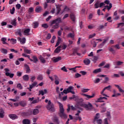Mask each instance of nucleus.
<instances>
[{
  "label": "nucleus",
  "instance_id": "b1692460",
  "mask_svg": "<svg viewBox=\"0 0 124 124\" xmlns=\"http://www.w3.org/2000/svg\"><path fill=\"white\" fill-rule=\"evenodd\" d=\"M23 124H31V121L28 119H24L22 121Z\"/></svg>",
  "mask_w": 124,
  "mask_h": 124
},
{
  "label": "nucleus",
  "instance_id": "09e8293b",
  "mask_svg": "<svg viewBox=\"0 0 124 124\" xmlns=\"http://www.w3.org/2000/svg\"><path fill=\"white\" fill-rule=\"evenodd\" d=\"M39 102V98H38V99H35L32 101V104H35V103H38Z\"/></svg>",
  "mask_w": 124,
  "mask_h": 124
},
{
  "label": "nucleus",
  "instance_id": "a878e982",
  "mask_svg": "<svg viewBox=\"0 0 124 124\" xmlns=\"http://www.w3.org/2000/svg\"><path fill=\"white\" fill-rule=\"evenodd\" d=\"M95 122H96L97 124H102V120L99 119H97L96 120H93V124H95Z\"/></svg>",
  "mask_w": 124,
  "mask_h": 124
},
{
  "label": "nucleus",
  "instance_id": "2f4dec72",
  "mask_svg": "<svg viewBox=\"0 0 124 124\" xmlns=\"http://www.w3.org/2000/svg\"><path fill=\"white\" fill-rule=\"evenodd\" d=\"M108 50L109 51V52L112 53V54H113V55L116 54V50H115L112 47H108Z\"/></svg>",
  "mask_w": 124,
  "mask_h": 124
},
{
  "label": "nucleus",
  "instance_id": "393cba45",
  "mask_svg": "<svg viewBox=\"0 0 124 124\" xmlns=\"http://www.w3.org/2000/svg\"><path fill=\"white\" fill-rule=\"evenodd\" d=\"M39 59L40 62H42V63H45V62H46V61L45 60V59H44V58H43V57H42V56L40 55L39 57Z\"/></svg>",
  "mask_w": 124,
  "mask_h": 124
},
{
  "label": "nucleus",
  "instance_id": "5fc2aeb1",
  "mask_svg": "<svg viewBox=\"0 0 124 124\" xmlns=\"http://www.w3.org/2000/svg\"><path fill=\"white\" fill-rule=\"evenodd\" d=\"M40 94H41V95L43 96L44 95L45 93H44V91L43 90H40L39 91V95H40Z\"/></svg>",
  "mask_w": 124,
  "mask_h": 124
},
{
  "label": "nucleus",
  "instance_id": "c85d7f7f",
  "mask_svg": "<svg viewBox=\"0 0 124 124\" xmlns=\"http://www.w3.org/2000/svg\"><path fill=\"white\" fill-rule=\"evenodd\" d=\"M37 85V82L35 81L32 84L30 85V89H33V87H35Z\"/></svg>",
  "mask_w": 124,
  "mask_h": 124
},
{
  "label": "nucleus",
  "instance_id": "052dcab7",
  "mask_svg": "<svg viewBox=\"0 0 124 124\" xmlns=\"http://www.w3.org/2000/svg\"><path fill=\"white\" fill-rule=\"evenodd\" d=\"M42 27H43V28H44V29H47V28H48V27L49 26H48V24L44 23L42 25Z\"/></svg>",
  "mask_w": 124,
  "mask_h": 124
},
{
  "label": "nucleus",
  "instance_id": "ea45409f",
  "mask_svg": "<svg viewBox=\"0 0 124 124\" xmlns=\"http://www.w3.org/2000/svg\"><path fill=\"white\" fill-rule=\"evenodd\" d=\"M0 51L3 54H7V49L5 48H1Z\"/></svg>",
  "mask_w": 124,
  "mask_h": 124
},
{
  "label": "nucleus",
  "instance_id": "13d9d810",
  "mask_svg": "<svg viewBox=\"0 0 124 124\" xmlns=\"http://www.w3.org/2000/svg\"><path fill=\"white\" fill-rule=\"evenodd\" d=\"M112 78H118L119 77H120V75H119V74H114L113 76H111Z\"/></svg>",
  "mask_w": 124,
  "mask_h": 124
},
{
  "label": "nucleus",
  "instance_id": "a19ab883",
  "mask_svg": "<svg viewBox=\"0 0 124 124\" xmlns=\"http://www.w3.org/2000/svg\"><path fill=\"white\" fill-rule=\"evenodd\" d=\"M91 44H92V45L93 46V47L94 48H95V47H96L97 44H96V42H95V41H93V40H92V41H91Z\"/></svg>",
  "mask_w": 124,
  "mask_h": 124
},
{
  "label": "nucleus",
  "instance_id": "412c9836",
  "mask_svg": "<svg viewBox=\"0 0 124 124\" xmlns=\"http://www.w3.org/2000/svg\"><path fill=\"white\" fill-rule=\"evenodd\" d=\"M35 11L36 12H37V13H40V12H41V11H42V8H41V6H37L35 10Z\"/></svg>",
  "mask_w": 124,
  "mask_h": 124
},
{
  "label": "nucleus",
  "instance_id": "aec40b11",
  "mask_svg": "<svg viewBox=\"0 0 124 124\" xmlns=\"http://www.w3.org/2000/svg\"><path fill=\"white\" fill-rule=\"evenodd\" d=\"M61 48H62V46H58L54 50V53L59 54V53H60V52L61 51Z\"/></svg>",
  "mask_w": 124,
  "mask_h": 124
},
{
  "label": "nucleus",
  "instance_id": "79ce46f5",
  "mask_svg": "<svg viewBox=\"0 0 124 124\" xmlns=\"http://www.w3.org/2000/svg\"><path fill=\"white\" fill-rule=\"evenodd\" d=\"M16 87L17 88V89H18V90H22L23 89V86H22L21 83L17 84Z\"/></svg>",
  "mask_w": 124,
  "mask_h": 124
},
{
  "label": "nucleus",
  "instance_id": "338daca9",
  "mask_svg": "<svg viewBox=\"0 0 124 124\" xmlns=\"http://www.w3.org/2000/svg\"><path fill=\"white\" fill-rule=\"evenodd\" d=\"M34 10H33V7H30L29 9V12H30V13H31L32 12H33Z\"/></svg>",
  "mask_w": 124,
  "mask_h": 124
},
{
  "label": "nucleus",
  "instance_id": "f3484780",
  "mask_svg": "<svg viewBox=\"0 0 124 124\" xmlns=\"http://www.w3.org/2000/svg\"><path fill=\"white\" fill-rule=\"evenodd\" d=\"M78 113L76 114V116H76V120H79V121H81L82 120V118L80 117H79V114H80V113H81V111H80V110H78L77 111Z\"/></svg>",
  "mask_w": 124,
  "mask_h": 124
},
{
  "label": "nucleus",
  "instance_id": "774afa93",
  "mask_svg": "<svg viewBox=\"0 0 124 124\" xmlns=\"http://www.w3.org/2000/svg\"><path fill=\"white\" fill-rule=\"evenodd\" d=\"M78 51H79V48L78 47H76L73 50V51L75 52V53H78Z\"/></svg>",
  "mask_w": 124,
  "mask_h": 124
},
{
  "label": "nucleus",
  "instance_id": "f03ea898",
  "mask_svg": "<svg viewBox=\"0 0 124 124\" xmlns=\"http://www.w3.org/2000/svg\"><path fill=\"white\" fill-rule=\"evenodd\" d=\"M78 105V106H81V107H83L86 110H92V109H93V105L90 102H88V104H86L84 103H80Z\"/></svg>",
  "mask_w": 124,
  "mask_h": 124
},
{
  "label": "nucleus",
  "instance_id": "473e14b6",
  "mask_svg": "<svg viewBox=\"0 0 124 124\" xmlns=\"http://www.w3.org/2000/svg\"><path fill=\"white\" fill-rule=\"evenodd\" d=\"M70 17L71 20L73 21V22H75V16H74V14H71L70 15Z\"/></svg>",
  "mask_w": 124,
  "mask_h": 124
},
{
  "label": "nucleus",
  "instance_id": "5701e85b",
  "mask_svg": "<svg viewBox=\"0 0 124 124\" xmlns=\"http://www.w3.org/2000/svg\"><path fill=\"white\" fill-rule=\"evenodd\" d=\"M15 32L16 35H19V36H22V31L21 29H18L16 30Z\"/></svg>",
  "mask_w": 124,
  "mask_h": 124
},
{
  "label": "nucleus",
  "instance_id": "f8f14e48",
  "mask_svg": "<svg viewBox=\"0 0 124 124\" xmlns=\"http://www.w3.org/2000/svg\"><path fill=\"white\" fill-rule=\"evenodd\" d=\"M56 23H57L58 24H59V25H60V23H62V19L61 18H58L52 21V24H56Z\"/></svg>",
  "mask_w": 124,
  "mask_h": 124
},
{
  "label": "nucleus",
  "instance_id": "c9c22d12",
  "mask_svg": "<svg viewBox=\"0 0 124 124\" xmlns=\"http://www.w3.org/2000/svg\"><path fill=\"white\" fill-rule=\"evenodd\" d=\"M6 40H7V39L5 37H3L1 39V41H2L3 44H6V45L8 44L7 43L5 42Z\"/></svg>",
  "mask_w": 124,
  "mask_h": 124
},
{
  "label": "nucleus",
  "instance_id": "20e7f679",
  "mask_svg": "<svg viewBox=\"0 0 124 124\" xmlns=\"http://www.w3.org/2000/svg\"><path fill=\"white\" fill-rule=\"evenodd\" d=\"M63 93L65 94L67 93H72V94H75V92H74V87L73 86H69L66 90H63Z\"/></svg>",
  "mask_w": 124,
  "mask_h": 124
},
{
  "label": "nucleus",
  "instance_id": "ddd939ff",
  "mask_svg": "<svg viewBox=\"0 0 124 124\" xmlns=\"http://www.w3.org/2000/svg\"><path fill=\"white\" fill-rule=\"evenodd\" d=\"M17 40L20 42L21 44H25L26 43V38L25 37L22 38L19 37L17 38Z\"/></svg>",
  "mask_w": 124,
  "mask_h": 124
},
{
  "label": "nucleus",
  "instance_id": "a211bd4d",
  "mask_svg": "<svg viewBox=\"0 0 124 124\" xmlns=\"http://www.w3.org/2000/svg\"><path fill=\"white\" fill-rule=\"evenodd\" d=\"M31 31V29L26 28L24 30V35H30V32Z\"/></svg>",
  "mask_w": 124,
  "mask_h": 124
},
{
  "label": "nucleus",
  "instance_id": "680f3d73",
  "mask_svg": "<svg viewBox=\"0 0 124 124\" xmlns=\"http://www.w3.org/2000/svg\"><path fill=\"white\" fill-rule=\"evenodd\" d=\"M97 59H98L97 56L93 57V62L94 63H95V62H96V61H97Z\"/></svg>",
  "mask_w": 124,
  "mask_h": 124
},
{
  "label": "nucleus",
  "instance_id": "9d476101",
  "mask_svg": "<svg viewBox=\"0 0 124 124\" xmlns=\"http://www.w3.org/2000/svg\"><path fill=\"white\" fill-rule=\"evenodd\" d=\"M83 101H84V100L83 99V98H78V102H77V105H75L76 108H78V109H81V108H80L79 107H78V104H80V103H83Z\"/></svg>",
  "mask_w": 124,
  "mask_h": 124
},
{
  "label": "nucleus",
  "instance_id": "f257e3e1",
  "mask_svg": "<svg viewBox=\"0 0 124 124\" xmlns=\"http://www.w3.org/2000/svg\"><path fill=\"white\" fill-rule=\"evenodd\" d=\"M58 104L59 105V108H60V113L59 116L61 117V118L63 119H67V116L66 114L64 113V109L63 108V105L62 104L61 102L58 101L57 102Z\"/></svg>",
  "mask_w": 124,
  "mask_h": 124
},
{
  "label": "nucleus",
  "instance_id": "864d4df0",
  "mask_svg": "<svg viewBox=\"0 0 124 124\" xmlns=\"http://www.w3.org/2000/svg\"><path fill=\"white\" fill-rule=\"evenodd\" d=\"M55 39H56V36H53L50 41L51 43H52V44L54 43Z\"/></svg>",
  "mask_w": 124,
  "mask_h": 124
},
{
  "label": "nucleus",
  "instance_id": "7ed1b4c3",
  "mask_svg": "<svg viewBox=\"0 0 124 124\" xmlns=\"http://www.w3.org/2000/svg\"><path fill=\"white\" fill-rule=\"evenodd\" d=\"M46 108L49 111H51V112H55V107L54 106V104L51 102V100L48 101Z\"/></svg>",
  "mask_w": 124,
  "mask_h": 124
},
{
  "label": "nucleus",
  "instance_id": "c756f323",
  "mask_svg": "<svg viewBox=\"0 0 124 124\" xmlns=\"http://www.w3.org/2000/svg\"><path fill=\"white\" fill-rule=\"evenodd\" d=\"M11 24L13 26H14L15 27L17 25V23L16 22V19H14L11 21Z\"/></svg>",
  "mask_w": 124,
  "mask_h": 124
},
{
  "label": "nucleus",
  "instance_id": "69168bd1",
  "mask_svg": "<svg viewBox=\"0 0 124 124\" xmlns=\"http://www.w3.org/2000/svg\"><path fill=\"white\" fill-rule=\"evenodd\" d=\"M79 77H81V74L79 73H77L75 74V78H79Z\"/></svg>",
  "mask_w": 124,
  "mask_h": 124
},
{
  "label": "nucleus",
  "instance_id": "4c0bfd02",
  "mask_svg": "<svg viewBox=\"0 0 124 124\" xmlns=\"http://www.w3.org/2000/svg\"><path fill=\"white\" fill-rule=\"evenodd\" d=\"M53 121L56 123V124H59L60 122H59V118L57 117H54L53 118Z\"/></svg>",
  "mask_w": 124,
  "mask_h": 124
},
{
  "label": "nucleus",
  "instance_id": "0e129e2a",
  "mask_svg": "<svg viewBox=\"0 0 124 124\" xmlns=\"http://www.w3.org/2000/svg\"><path fill=\"white\" fill-rule=\"evenodd\" d=\"M22 56L23 57H25V58H28V59H30V58L31 57V56L30 55H28L25 53H23Z\"/></svg>",
  "mask_w": 124,
  "mask_h": 124
},
{
  "label": "nucleus",
  "instance_id": "7c9ffc66",
  "mask_svg": "<svg viewBox=\"0 0 124 124\" xmlns=\"http://www.w3.org/2000/svg\"><path fill=\"white\" fill-rule=\"evenodd\" d=\"M37 79L38 80V81H42V80H43V75H39L37 76Z\"/></svg>",
  "mask_w": 124,
  "mask_h": 124
},
{
  "label": "nucleus",
  "instance_id": "3c124183",
  "mask_svg": "<svg viewBox=\"0 0 124 124\" xmlns=\"http://www.w3.org/2000/svg\"><path fill=\"white\" fill-rule=\"evenodd\" d=\"M94 84H97L98 83H99L100 82V78H96L94 81H93Z\"/></svg>",
  "mask_w": 124,
  "mask_h": 124
},
{
  "label": "nucleus",
  "instance_id": "dca6fc26",
  "mask_svg": "<svg viewBox=\"0 0 124 124\" xmlns=\"http://www.w3.org/2000/svg\"><path fill=\"white\" fill-rule=\"evenodd\" d=\"M9 117L12 120H16V119H18V116L16 114H10Z\"/></svg>",
  "mask_w": 124,
  "mask_h": 124
},
{
  "label": "nucleus",
  "instance_id": "72a5a7b5",
  "mask_svg": "<svg viewBox=\"0 0 124 124\" xmlns=\"http://www.w3.org/2000/svg\"><path fill=\"white\" fill-rule=\"evenodd\" d=\"M99 118H100V114L99 113H96L93 121H96V120L99 119Z\"/></svg>",
  "mask_w": 124,
  "mask_h": 124
},
{
  "label": "nucleus",
  "instance_id": "1a4fd4ad",
  "mask_svg": "<svg viewBox=\"0 0 124 124\" xmlns=\"http://www.w3.org/2000/svg\"><path fill=\"white\" fill-rule=\"evenodd\" d=\"M51 26L52 27V29H55L57 30V29H59L60 24L58 23H55V24H53V21L51 22L50 23Z\"/></svg>",
  "mask_w": 124,
  "mask_h": 124
},
{
  "label": "nucleus",
  "instance_id": "6e6d98bb",
  "mask_svg": "<svg viewBox=\"0 0 124 124\" xmlns=\"http://www.w3.org/2000/svg\"><path fill=\"white\" fill-rule=\"evenodd\" d=\"M33 25L34 29H36V28L38 27L39 24L38 23V22H35L33 23Z\"/></svg>",
  "mask_w": 124,
  "mask_h": 124
},
{
  "label": "nucleus",
  "instance_id": "4468645a",
  "mask_svg": "<svg viewBox=\"0 0 124 124\" xmlns=\"http://www.w3.org/2000/svg\"><path fill=\"white\" fill-rule=\"evenodd\" d=\"M62 57H58L57 58L54 57L52 59V60L54 62H60V61H61Z\"/></svg>",
  "mask_w": 124,
  "mask_h": 124
},
{
  "label": "nucleus",
  "instance_id": "bf43d9fd",
  "mask_svg": "<svg viewBox=\"0 0 124 124\" xmlns=\"http://www.w3.org/2000/svg\"><path fill=\"white\" fill-rule=\"evenodd\" d=\"M35 78H36L35 76H31V78H30L31 82H33V81H34V80H35Z\"/></svg>",
  "mask_w": 124,
  "mask_h": 124
},
{
  "label": "nucleus",
  "instance_id": "e433bc0d",
  "mask_svg": "<svg viewBox=\"0 0 124 124\" xmlns=\"http://www.w3.org/2000/svg\"><path fill=\"white\" fill-rule=\"evenodd\" d=\"M32 59L33 60V62H34L35 63H36V62H38V59H37V57L36 56H33Z\"/></svg>",
  "mask_w": 124,
  "mask_h": 124
},
{
  "label": "nucleus",
  "instance_id": "de8ad7c7",
  "mask_svg": "<svg viewBox=\"0 0 124 124\" xmlns=\"http://www.w3.org/2000/svg\"><path fill=\"white\" fill-rule=\"evenodd\" d=\"M55 0H46L47 3H55Z\"/></svg>",
  "mask_w": 124,
  "mask_h": 124
},
{
  "label": "nucleus",
  "instance_id": "bb28decb",
  "mask_svg": "<svg viewBox=\"0 0 124 124\" xmlns=\"http://www.w3.org/2000/svg\"><path fill=\"white\" fill-rule=\"evenodd\" d=\"M29 79H30L29 75H25L23 76V79L24 80V81H29Z\"/></svg>",
  "mask_w": 124,
  "mask_h": 124
},
{
  "label": "nucleus",
  "instance_id": "cd10ccee",
  "mask_svg": "<svg viewBox=\"0 0 124 124\" xmlns=\"http://www.w3.org/2000/svg\"><path fill=\"white\" fill-rule=\"evenodd\" d=\"M99 72H101V68L96 69L93 71V73L94 74H97V73H99Z\"/></svg>",
  "mask_w": 124,
  "mask_h": 124
},
{
  "label": "nucleus",
  "instance_id": "9b49d317",
  "mask_svg": "<svg viewBox=\"0 0 124 124\" xmlns=\"http://www.w3.org/2000/svg\"><path fill=\"white\" fill-rule=\"evenodd\" d=\"M82 95H83V96H85V97H86V99H90L94 97V93L92 95H90L86 94H82Z\"/></svg>",
  "mask_w": 124,
  "mask_h": 124
},
{
  "label": "nucleus",
  "instance_id": "37998d69",
  "mask_svg": "<svg viewBox=\"0 0 124 124\" xmlns=\"http://www.w3.org/2000/svg\"><path fill=\"white\" fill-rule=\"evenodd\" d=\"M95 6V8H98V7H99L100 6V2L99 1H97L94 4Z\"/></svg>",
  "mask_w": 124,
  "mask_h": 124
},
{
  "label": "nucleus",
  "instance_id": "4d7b16f0",
  "mask_svg": "<svg viewBox=\"0 0 124 124\" xmlns=\"http://www.w3.org/2000/svg\"><path fill=\"white\" fill-rule=\"evenodd\" d=\"M73 98H74V100H75V101H77V102H78L79 97L76 96H75V95H73Z\"/></svg>",
  "mask_w": 124,
  "mask_h": 124
},
{
  "label": "nucleus",
  "instance_id": "e2e57ef3",
  "mask_svg": "<svg viewBox=\"0 0 124 124\" xmlns=\"http://www.w3.org/2000/svg\"><path fill=\"white\" fill-rule=\"evenodd\" d=\"M88 29H89V30H92V29H93V28H94V25H93V24L89 25L88 26Z\"/></svg>",
  "mask_w": 124,
  "mask_h": 124
},
{
  "label": "nucleus",
  "instance_id": "f704fd0d",
  "mask_svg": "<svg viewBox=\"0 0 124 124\" xmlns=\"http://www.w3.org/2000/svg\"><path fill=\"white\" fill-rule=\"evenodd\" d=\"M39 113V110L37 108L34 109L33 110V115H37Z\"/></svg>",
  "mask_w": 124,
  "mask_h": 124
},
{
  "label": "nucleus",
  "instance_id": "c03bdc74",
  "mask_svg": "<svg viewBox=\"0 0 124 124\" xmlns=\"http://www.w3.org/2000/svg\"><path fill=\"white\" fill-rule=\"evenodd\" d=\"M11 43L12 44H16V43H17V40L14 39H11Z\"/></svg>",
  "mask_w": 124,
  "mask_h": 124
},
{
  "label": "nucleus",
  "instance_id": "39448f33",
  "mask_svg": "<svg viewBox=\"0 0 124 124\" xmlns=\"http://www.w3.org/2000/svg\"><path fill=\"white\" fill-rule=\"evenodd\" d=\"M111 88H112V86H111V85H108V86L105 87L101 92V94H102V95H104V96H106V97H109V96L104 93V92H105L106 90H108V91H110Z\"/></svg>",
  "mask_w": 124,
  "mask_h": 124
},
{
  "label": "nucleus",
  "instance_id": "4be33fe9",
  "mask_svg": "<svg viewBox=\"0 0 124 124\" xmlns=\"http://www.w3.org/2000/svg\"><path fill=\"white\" fill-rule=\"evenodd\" d=\"M83 62L86 65H89L91 63V61L89 59H85Z\"/></svg>",
  "mask_w": 124,
  "mask_h": 124
},
{
  "label": "nucleus",
  "instance_id": "49530a36",
  "mask_svg": "<svg viewBox=\"0 0 124 124\" xmlns=\"http://www.w3.org/2000/svg\"><path fill=\"white\" fill-rule=\"evenodd\" d=\"M90 91V89H82L81 90V91L82 93H88Z\"/></svg>",
  "mask_w": 124,
  "mask_h": 124
},
{
  "label": "nucleus",
  "instance_id": "a18cd8bd",
  "mask_svg": "<svg viewBox=\"0 0 124 124\" xmlns=\"http://www.w3.org/2000/svg\"><path fill=\"white\" fill-rule=\"evenodd\" d=\"M67 37H70L71 38H74V34L72 33H69L67 35Z\"/></svg>",
  "mask_w": 124,
  "mask_h": 124
},
{
  "label": "nucleus",
  "instance_id": "6e6552de",
  "mask_svg": "<svg viewBox=\"0 0 124 124\" xmlns=\"http://www.w3.org/2000/svg\"><path fill=\"white\" fill-rule=\"evenodd\" d=\"M55 6L56 7V10H57V13H56V15H59L60 14V13L61 11H62V5H55Z\"/></svg>",
  "mask_w": 124,
  "mask_h": 124
},
{
  "label": "nucleus",
  "instance_id": "603ef678",
  "mask_svg": "<svg viewBox=\"0 0 124 124\" xmlns=\"http://www.w3.org/2000/svg\"><path fill=\"white\" fill-rule=\"evenodd\" d=\"M14 12H15V7H13L12 9H10V13L12 15L14 14Z\"/></svg>",
  "mask_w": 124,
  "mask_h": 124
},
{
  "label": "nucleus",
  "instance_id": "6ab92c4d",
  "mask_svg": "<svg viewBox=\"0 0 124 124\" xmlns=\"http://www.w3.org/2000/svg\"><path fill=\"white\" fill-rule=\"evenodd\" d=\"M24 67H25V68L26 69V73H31V69H30V66H29V65L25 64Z\"/></svg>",
  "mask_w": 124,
  "mask_h": 124
},
{
  "label": "nucleus",
  "instance_id": "0eeeda50",
  "mask_svg": "<svg viewBox=\"0 0 124 124\" xmlns=\"http://www.w3.org/2000/svg\"><path fill=\"white\" fill-rule=\"evenodd\" d=\"M4 71H5V75L6 76H9L10 78H13L14 76V74H11L9 73V69L5 68Z\"/></svg>",
  "mask_w": 124,
  "mask_h": 124
},
{
  "label": "nucleus",
  "instance_id": "423d86ee",
  "mask_svg": "<svg viewBox=\"0 0 124 124\" xmlns=\"http://www.w3.org/2000/svg\"><path fill=\"white\" fill-rule=\"evenodd\" d=\"M104 3L106 4H109V5H106L105 6V8H106L108 10H110L112 8V3H110L109 0H106L104 1Z\"/></svg>",
  "mask_w": 124,
  "mask_h": 124
},
{
  "label": "nucleus",
  "instance_id": "58836bf2",
  "mask_svg": "<svg viewBox=\"0 0 124 124\" xmlns=\"http://www.w3.org/2000/svg\"><path fill=\"white\" fill-rule=\"evenodd\" d=\"M19 104L21 106H22V107H25L26 105H27V104L26 103V102L25 101H21L19 102Z\"/></svg>",
  "mask_w": 124,
  "mask_h": 124
},
{
  "label": "nucleus",
  "instance_id": "2eb2a0df",
  "mask_svg": "<svg viewBox=\"0 0 124 124\" xmlns=\"http://www.w3.org/2000/svg\"><path fill=\"white\" fill-rule=\"evenodd\" d=\"M0 118L1 119L4 118V110L2 108H0Z\"/></svg>",
  "mask_w": 124,
  "mask_h": 124
},
{
  "label": "nucleus",
  "instance_id": "8fccbe9b",
  "mask_svg": "<svg viewBox=\"0 0 124 124\" xmlns=\"http://www.w3.org/2000/svg\"><path fill=\"white\" fill-rule=\"evenodd\" d=\"M31 50L28 49V48L24 49V52L26 53V54H31Z\"/></svg>",
  "mask_w": 124,
  "mask_h": 124
}]
</instances>
